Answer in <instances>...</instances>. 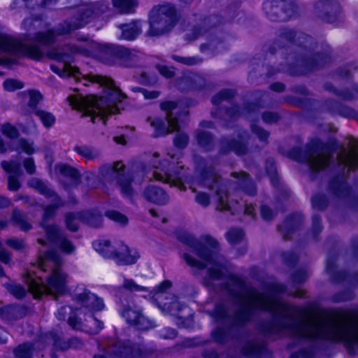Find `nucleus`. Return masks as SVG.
<instances>
[{
	"instance_id": "1",
	"label": "nucleus",
	"mask_w": 358,
	"mask_h": 358,
	"mask_svg": "<svg viewBox=\"0 0 358 358\" xmlns=\"http://www.w3.org/2000/svg\"><path fill=\"white\" fill-rule=\"evenodd\" d=\"M81 50L73 45H66L62 48L53 49L48 53V57L58 62L59 64L50 65L51 70L62 78L73 76L76 80L83 82L85 86L96 84L105 89V96L97 97L94 95L83 96L81 94L70 95L68 97L69 104L73 109L82 111L85 115L91 117L92 122L96 120H103L107 115L115 114L122 107L120 104L126 95L120 92L113 80L100 75H82L78 69L73 66V55L80 52Z\"/></svg>"
},
{
	"instance_id": "2",
	"label": "nucleus",
	"mask_w": 358,
	"mask_h": 358,
	"mask_svg": "<svg viewBox=\"0 0 358 358\" xmlns=\"http://www.w3.org/2000/svg\"><path fill=\"white\" fill-rule=\"evenodd\" d=\"M109 4L106 1H101L93 4L83 6L78 9L75 15L62 24L57 31L48 30L45 32H38L33 39L24 38L17 40L10 36L0 35V55L4 53L23 55L35 60H40L44 56V52L34 43L41 45H48L55 39L56 34H68L77 29L84 27L94 18L102 15L109 16ZM6 59L0 56V65L7 64ZM3 73L0 71V76Z\"/></svg>"
},
{
	"instance_id": "3",
	"label": "nucleus",
	"mask_w": 358,
	"mask_h": 358,
	"mask_svg": "<svg viewBox=\"0 0 358 358\" xmlns=\"http://www.w3.org/2000/svg\"><path fill=\"white\" fill-rule=\"evenodd\" d=\"M63 259L60 254L54 250L43 252L33 266H37V272L29 269L24 276L28 290L34 298L43 294L56 296L64 292L67 282L66 275L60 266Z\"/></svg>"
},
{
	"instance_id": "4",
	"label": "nucleus",
	"mask_w": 358,
	"mask_h": 358,
	"mask_svg": "<svg viewBox=\"0 0 358 358\" xmlns=\"http://www.w3.org/2000/svg\"><path fill=\"white\" fill-rule=\"evenodd\" d=\"M320 341L343 342L350 353H357L358 313L320 311Z\"/></svg>"
},
{
	"instance_id": "5",
	"label": "nucleus",
	"mask_w": 358,
	"mask_h": 358,
	"mask_svg": "<svg viewBox=\"0 0 358 358\" xmlns=\"http://www.w3.org/2000/svg\"><path fill=\"white\" fill-rule=\"evenodd\" d=\"M182 157L180 152L174 150L169 151L162 156L154 153L150 161L146 179H155L185 190V182H189V179L181 161Z\"/></svg>"
},
{
	"instance_id": "6",
	"label": "nucleus",
	"mask_w": 358,
	"mask_h": 358,
	"mask_svg": "<svg viewBox=\"0 0 358 358\" xmlns=\"http://www.w3.org/2000/svg\"><path fill=\"white\" fill-rule=\"evenodd\" d=\"M196 176L192 185L201 184L215 190L214 201L217 210L230 212L231 215L239 212L243 204L237 200H229L226 185L215 172L214 162L212 159H196Z\"/></svg>"
},
{
	"instance_id": "7",
	"label": "nucleus",
	"mask_w": 358,
	"mask_h": 358,
	"mask_svg": "<svg viewBox=\"0 0 358 358\" xmlns=\"http://www.w3.org/2000/svg\"><path fill=\"white\" fill-rule=\"evenodd\" d=\"M73 299L80 306L76 309L73 315H70L68 320L69 326L76 330L87 331L85 322H90L95 327H90V334H98L103 328V323L93 316V312L103 309L104 303L102 299L92 293L85 286H78L73 294Z\"/></svg>"
},
{
	"instance_id": "8",
	"label": "nucleus",
	"mask_w": 358,
	"mask_h": 358,
	"mask_svg": "<svg viewBox=\"0 0 358 358\" xmlns=\"http://www.w3.org/2000/svg\"><path fill=\"white\" fill-rule=\"evenodd\" d=\"M334 147L337 145H326L315 139L307 145L303 152L299 148L292 149L290 156L294 160L306 163L311 171L317 172L329 165Z\"/></svg>"
},
{
	"instance_id": "9",
	"label": "nucleus",
	"mask_w": 358,
	"mask_h": 358,
	"mask_svg": "<svg viewBox=\"0 0 358 358\" xmlns=\"http://www.w3.org/2000/svg\"><path fill=\"white\" fill-rule=\"evenodd\" d=\"M281 40L292 42L294 38H297V43L303 52V57L301 59L302 65H304L308 71H312L322 66L327 60V57L322 54H313V40L303 33H296L292 29H284L280 33Z\"/></svg>"
},
{
	"instance_id": "10",
	"label": "nucleus",
	"mask_w": 358,
	"mask_h": 358,
	"mask_svg": "<svg viewBox=\"0 0 358 358\" xmlns=\"http://www.w3.org/2000/svg\"><path fill=\"white\" fill-rule=\"evenodd\" d=\"M177 15L175 7L170 3L155 6L149 13L148 34L158 36L169 32L176 25Z\"/></svg>"
},
{
	"instance_id": "11",
	"label": "nucleus",
	"mask_w": 358,
	"mask_h": 358,
	"mask_svg": "<svg viewBox=\"0 0 358 358\" xmlns=\"http://www.w3.org/2000/svg\"><path fill=\"white\" fill-rule=\"evenodd\" d=\"M93 247L104 258L113 259L119 265L134 264L140 257L136 249L122 242L112 245L108 240L96 241L93 243Z\"/></svg>"
},
{
	"instance_id": "12",
	"label": "nucleus",
	"mask_w": 358,
	"mask_h": 358,
	"mask_svg": "<svg viewBox=\"0 0 358 358\" xmlns=\"http://www.w3.org/2000/svg\"><path fill=\"white\" fill-rule=\"evenodd\" d=\"M104 170L107 173L114 175L117 186L124 197L131 199L134 196L136 193L134 185L136 182L139 184L141 182V180H137V178L140 175L139 173H124V165L122 162H116L113 165H107L103 167V171Z\"/></svg>"
},
{
	"instance_id": "13",
	"label": "nucleus",
	"mask_w": 358,
	"mask_h": 358,
	"mask_svg": "<svg viewBox=\"0 0 358 358\" xmlns=\"http://www.w3.org/2000/svg\"><path fill=\"white\" fill-rule=\"evenodd\" d=\"M177 104L174 101L162 103L161 108L166 111V121L162 118H149L150 124L155 129V136H163L177 131L179 129L178 120L173 117L172 110L176 109Z\"/></svg>"
},
{
	"instance_id": "14",
	"label": "nucleus",
	"mask_w": 358,
	"mask_h": 358,
	"mask_svg": "<svg viewBox=\"0 0 358 358\" xmlns=\"http://www.w3.org/2000/svg\"><path fill=\"white\" fill-rule=\"evenodd\" d=\"M263 8L272 21H286L295 13V5L292 0H266Z\"/></svg>"
},
{
	"instance_id": "15",
	"label": "nucleus",
	"mask_w": 358,
	"mask_h": 358,
	"mask_svg": "<svg viewBox=\"0 0 358 358\" xmlns=\"http://www.w3.org/2000/svg\"><path fill=\"white\" fill-rule=\"evenodd\" d=\"M28 185L38 191L40 194L44 195L47 198H52L53 204L47 206L45 208L41 226L45 231V227L50 225H46L45 222L50 218L53 217L55 210L59 207L63 206V202L57 194L50 189L48 185L38 178H33L28 182Z\"/></svg>"
},
{
	"instance_id": "16",
	"label": "nucleus",
	"mask_w": 358,
	"mask_h": 358,
	"mask_svg": "<svg viewBox=\"0 0 358 358\" xmlns=\"http://www.w3.org/2000/svg\"><path fill=\"white\" fill-rule=\"evenodd\" d=\"M106 352L114 358H140L147 356L146 351L141 345L130 341L114 342L107 347Z\"/></svg>"
},
{
	"instance_id": "17",
	"label": "nucleus",
	"mask_w": 358,
	"mask_h": 358,
	"mask_svg": "<svg viewBox=\"0 0 358 358\" xmlns=\"http://www.w3.org/2000/svg\"><path fill=\"white\" fill-rule=\"evenodd\" d=\"M45 234L48 243L62 253L71 255L75 252L76 245L58 226L46 227Z\"/></svg>"
},
{
	"instance_id": "18",
	"label": "nucleus",
	"mask_w": 358,
	"mask_h": 358,
	"mask_svg": "<svg viewBox=\"0 0 358 358\" xmlns=\"http://www.w3.org/2000/svg\"><path fill=\"white\" fill-rule=\"evenodd\" d=\"M350 150H347L343 146L336 157L338 166H342L343 177L349 173L351 169L358 167V141L352 140L349 143Z\"/></svg>"
},
{
	"instance_id": "19",
	"label": "nucleus",
	"mask_w": 358,
	"mask_h": 358,
	"mask_svg": "<svg viewBox=\"0 0 358 358\" xmlns=\"http://www.w3.org/2000/svg\"><path fill=\"white\" fill-rule=\"evenodd\" d=\"M121 315L130 325L134 326L140 330H147L152 327V322L142 313V308L136 305H130L124 307Z\"/></svg>"
},
{
	"instance_id": "20",
	"label": "nucleus",
	"mask_w": 358,
	"mask_h": 358,
	"mask_svg": "<svg viewBox=\"0 0 358 358\" xmlns=\"http://www.w3.org/2000/svg\"><path fill=\"white\" fill-rule=\"evenodd\" d=\"M314 13L328 22H333L341 11L340 5L336 1L320 0L314 6Z\"/></svg>"
},
{
	"instance_id": "21",
	"label": "nucleus",
	"mask_w": 358,
	"mask_h": 358,
	"mask_svg": "<svg viewBox=\"0 0 358 358\" xmlns=\"http://www.w3.org/2000/svg\"><path fill=\"white\" fill-rule=\"evenodd\" d=\"M248 137V135L245 131H243L237 135V139L229 141V139L223 138L220 142V152L225 154L229 151H233L237 155H245L248 151L245 144Z\"/></svg>"
},
{
	"instance_id": "22",
	"label": "nucleus",
	"mask_w": 358,
	"mask_h": 358,
	"mask_svg": "<svg viewBox=\"0 0 358 358\" xmlns=\"http://www.w3.org/2000/svg\"><path fill=\"white\" fill-rule=\"evenodd\" d=\"M231 176L233 180L229 184L231 189L241 190L249 196L256 194V187L245 172H233Z\"/></svg>"
},
{
	"instance_id": "23",
	"label": "nucleus",
	"mask_w": 358,
	"mask_h": 358,
	"mask_svg": "<svg viewBox=\"0 0 358 358\" xmlns=\"http://www.w3.org/2000/svg\"><path fill=\"white\" fill-rule=\"evenodd\" d=\"M143 197L148 202L156 205H166L169 201V196L160 187L148 185L143 191Z\"/></svg>"
},
{
	"instance_id": "24",
	"label": "nucleus",
	"mask_w": 358,
	"mask_h": 358,
	"mask_svg": "<svg viewBox=\"0 0 358 358\" xmlns=\"http://www.w3.org/2000/svg\"><path fill=\"white\" fill-rule=\"evenodd\" d=\"M1 166L6 172L9 173L8 178V187L10 191H17L20 187L18 178L22 175L20 164L17 162H1Z\"/></svg>"
},
{
	"instance_id": "25",
	"label": "nucleus",
	"mask_w": 358,
	"mask_h": 358,
	"mask_svg": "<svg viewBox=\"0 0 358 358\" xmlns=\"http://www.w3.org/2000/svg\"><path fill=\"white\" fill-rule=\"evenodd\" d=\"M115 55L122 59L127 66H134L141 57V53L135 50H129L123 46L117 47L115 50Z\"/></svg>"
},
{
	"instance_id": "26",
	"label": "nucleus",
	"mask_w": 358,
	"mask_h": 358,
	"mask_svg": "<svg viewBox=\"0 0 358 358\" xmlns=\"http://www.w3.org/2000/svg\"><path fill=\"white\" fill-rule=\"evenodd\" d=\"M118 28L122 30V34L120 38L127 41L135 39L142 31V27L139 21L120 24Z\"/></svg>"
},
{
	"instance_id": "27",
	"label": "nucleus",
	"mask_w": 358,
	"mask_h": 358,
	"mask_svg": "<svg viewBox=\"0 0 358 358\" xmlns=\"http://www.w3.org/2000/svg\"><path fill=\"white\" fill-rule=\"evenodd\" d=\"M303 222V217L300 213H296L288 217L280 226L278 230L285 239L289 238V233L298 228Z\"/></svg>"
},
{
	"instance_id": "28",
	"label": "nucleus",
	"mask_w": 358,
	"mask_h": 358,
	"mask_svg": "<svg viewBox=\"0 0 358 358\" xmlns=\"http://www.w3.org/2000/svg\"><path fill=\"white\" fill-rule=\"evenodd\" d=\"M243 352L249 357L261 358L262 355L266 352V349L264 343L252 341L245 345L243 348Z\"/></svg>"
},
{
	"instance_id": "29",
	"label": "nucleus",
	"mask_w": 358,
	"mask_h": 358,
	"mask_svg": "<svg viewBox=\"0 0 358 358\" xmlns=\"http://www.w3.org/2000/svg\"><path fill=\"white\" fill-rule=\"evenodd\" d=\"M24 310L17 305H8L0 308V317L6 320H13L22 317Z\"/></svg>"
},
{
	"instance_id": "30",
	"label": "nucleus",
	"mask_w": 358,
	"mask_h": 358,
	"mask_svg": "<svg viewBox=\"0 0 358 358\" xmlns=\"http://www.w3.org/2000/svg\"><path fill=\"white\" fill-rule=\"evenodd\" d=\"M53 345L57 350H66L69 348H80L83 343L78 338H72L68 341H63L58 336H53Z\"/></svg>"
},
{
	"instance_id": "31",
	"label": "nucleus",
	"mask_w": 358,
	"mask_h": 358,
	"mask_svg": "<svg viewBox=\"0 0 358 358\" xmlns=\"http://www.w3.org/2000/svg\"><path fill=\"white\" fill-rule=\"evenodd\" d=\"M113 8L119 13H128L134 11L137 6L135 0H112Z\"/></svg>"
},
{
	"instance_id": "32",
	"label": "nucleus",
	"mask_w": 358,
	"mask_h": 358,
	"mask_svg": "<svg viewBox=\"0 0 358 358\" xmlns=\"http://www.w3.org/2000/svg\"><path fill=\"white\" fill-rule=\"evenodd\" d=\"M73 150L78 155L88 160L96 159L100 155V152L97 148L87 145H76Z\"/></svg>"
},
{
	"instance_id": "33",
	"label": "nucleus",
	"mask_w": 358,
	"mask_h": 358,
	"mask_svg": "<svg viewBox=\"0 0 358 358\" xmlns=\"http://www.w3.org/2000/svg\"><path fill=\"white\" fill-rule=\"evenodd\" d=\"M34 113L38 117L43 125L47 129L52 127L56 122L55 115L45 110L36 108L35 110H34Z\"/></svg>"
},
{
	"instance_id": "34",
	"label": "nucleus",
	"mask_w": 358,
	"mask_h": 358,
	"mask_svg": "<svg viewBox=\"0 0 358 358\" xmlns=\"http://www.w3.org/2000/svg\"><path fill=\"white\" fill-rule=\"evenodd\" d=\"M82 221L92 227H99L101 225L102 217L99 213L87 211L82 213Z\"/></svg>"
},
{
	"instance_id": "35",
	"label": "nucleus",
	"mask_w": 358,
	"mask_h": 358,
	"mask_svg": "<svg viewBox=\"0 0 358 358\" xmlns=\"http://www.w3.org/2000/svg\"><path fill=\"white\" fill-rule=\"evenodd\" d=\"M165 298L166 299H170V301L165 302L164 306L167 308L172 314H177L185 308V305L181 303L176 296L169 294V297L166 296Z\"/></svg>"
},
{
	"instance_id": "36",
	"label": "nucleus",
	"mask_w": 358,
	"mask_h": 358,
	"mask_svg": "<svg viewBox=\"0 0 358 358\" xmlns=\"http://www.w3.org/2000/svg\"><path fill=\"white\" fill-rule=\"evenodd\" d=\"M198 143L206 150H210L213 148V138L210 133L200 131L196 134Z\"/></svg>"
},
{
	"instance_id": "37",
	"label": "nucleus",
	"mask_w": 358,
	"mask_h": 358,
	"mask_svg": "<svg viewBox=\"0 0 358 358\" xmlns=\"http://www.w3.org/2000/svg\"><path fill=\"white\" fill-rule=\"evenodd\" d=\"M12 220L23 231H27L31 227V224L27 222L26 216L18 210H13Z\"/></svg>"
},
{
	"instance_id": "38",
	"label": "nucleus",
	"mask_w": 358,
	"mask_h": 358,
	"mask_svg": "<svg viewBox=\"0 0 358 358\" xmlns=\"http://www.w3.org/2000/svg\"><path fill=\"white\" fill-rule=\"evenodd\" d=\"M33 346L28 343L20 345L14 350V358H32Z\"/></svg>"
},
{
	"instance_id": "39",
	"label": "nucleus",
	"mask_w": 358,
	"mask_h": 358,
	"mask_svg": "<svg viewBox=\"0 0 358 358\" xmlns=\"http://www.w3.org/2000/svg\"><path fill=\"white\" fill-rule=\"evenodd\" d=\"M55 170L63 176L70 177L73 179H78L80 176V173L78 170L66 164H57L55 167Z\"/></svg>"
},
{
	"instance_id": "40",
	"label": "nucleus",
	"mask_w": 358,
	"mask_h": 358,
	"mask_svg": "<svg viewBox=\"0 0 358 358\" xmlns=\"http://www.w3.org/2000/svg\"><path fill=\"white\" fill-rule=\"evenodd\" d=\"M225 236L231 245H236L243 239L244 234L240 229H231L226 234Z\"/></svg>"
},
{
	"instance_id": "41",
	"label": "nucleus",
	"mask_w": 358,
	"mask_h": 358,
	"mask_svg": "<svg viewBox=\"0 0 358 358\" xmlns=\"http://www.w3.org/2000/svg\"><path fill=\"white\" fill-rule=\"evenodd\" d=\"M82 213L77 214L69 213L66 216V227L72 231H76L78 228V221L82 220Z\"/></svg>"
},
{
	"instance_id": "42",
	"label": "nucleus",
	"mask_w": 358,
	"mask_h": 358,
	"mask_svg": "<svg viewBox=\"0 0 358 358\" xmlns=\"http://www.w3.org/2000/svg\"><path fill=\"white\" fill-rule=\"evenodd\" d=\"M266 171L270 177L272 185L273 186H277L278 184V178L276 173V168L273 159H268L266 162Z\"/></svg>"
},
{
	"instance_id": "43",
	"label": "nucleus",
	"mask_w": 358,
	"mask_h": 358,
	"mask_svg": "<svg viewBox=\"0 0 358 358\" xmlns=\"http://www.w3.org/2000/svg\"><path fill=\"white\" fill-rule=\"evenodd\" d=\"M3 87L6 91L14 92L22 89L24 83L18 79L8 78L3 82Z\"/></svg>"
},
{
	"instance_id": "44",
	"label": "nucleus",
	"mask_w": 358,
	"mask_h": 358,
	"mask_svg": "<svg viewBox=\"0 0 358 358\" xmlns=\"http://www.w3.org/2000/svg\"><path fill=\"white\" fill-rule=\"evenodd\" d=\"M0 131L8 138H16L19 136L18 129L11 124L6 123L0 125Z\"/></svg>"
},
{
	"instance_id": "45",
	"label": "nucleus",
	"mask_w": 358,
	"mask_h": 358,
	"mask_svg": "<svg viewBox=\"0 0 358 358\" xmlns=\"http://www.w3.org/2000/svg\"><path fill=\"white\" fill-rule=\"evenodd\" d=\"M122 287L129 292H148V288L136 284L134 280L124 278Z\"/></svg>"
},
{
	"instance_id": "46",
	"label": "nucleus",
	"mask_w": 358,
	"mask_h": 358,
	"mask_svg": "<svg viewBox=\"0 0 358 358\" xmlns=\"http://www.w3.org/2000/svg\"><path fill=\"white\" fill-rule=\"evenodd\" d=\"M6 289L8 292L16 299H22L27 292L26 289L22 285L15 283L6 285Z\"/></svg>"
},
{
	"instance_id": "47",
	"label": "nucleus",
	"mask_w": 358,
	"mask_h": 358,
	"mask_svg": "<svg viewBox=\"0 0 358 358\" xmlns=\"http://www.w3.org/2000/svg\"><path fill=\"white\" fill-rule=\"evenodd\" d=\"M234 91L232 90H224L216 94L212 99V103L214 105H218L224 100H228L234 96Z\"/></svg>"
},
{
	"instance_id": "48",
	"label": "nucleus",
	"mask_w": 358,
	"mask_h": 358,
	"mask_svg": "<svg viewBox=\"0 0 358 358\" xmlns=\"http://www.w3.org/2000/svg\"><path fill=\"white\" fill-rule=\"evenodd\" d=\"M173 59L185 65L192 66L200 64L202 61L199 57H180L173 55Z\"/></svg>"
},
{
	"instance_id": "49",
	"label": "nucleus",
	"mask_w": 358,
	"mask_h": 358,
	"mask_svg": "<svg viewBox=\"0 0 358 358\" xmlns=\"http://www.w3.org/2000/svg\"><path fill=\"white\" fill-rule=\"evenodd\" d=\"M106 216L108 217L110 220H112L122 225L126 224L128 222L126 216L115 210L106 211Z\"/></svg>"
},
{
	"instance_id": "50",
	"label": "nucleus",
	"mask_w": 358,
	"mask_h": 358,
	"mask_svg": "<svg viewBox=\"0 0 358 358\" xmlns=\"http://www.w3.org/2000/svg\"><path fill=\"white\" fill-rule=\"evenodd\" d=\"M24 94H27L29 96V102L28 105L30 108H34L35 110L36 108V105L42 99L41 94L35 90H29L27 92L24 93Z\"/></svg>"
},
{
	"instance_id": "51",
	"label": "nucleus",
	"mask_w": 358,
	"mask_h": 358,
	"mask_svg": "<svg viewBox=\"0 0 358 358\" xmlns=\"http://www.w3.org/2000/svg\"><path fill=\"white\" fill-rule=\"evenodd\" d=\"M133 91L141 93L145 99H155L159 97L160 92L156 90H148L141 87H134Z\"/></svg>"
},
{
	"instance_id": "52",
	"label": "nucleus",
	"mask_w": 358,
	"mask_h": 358,
	"mask_svg": "<svg viewBox=\"0 0 358 358\" xmlns=\"http://www.w3.org/2000/svg\"><path fill=\"white\" fill-rule=\"evenodd\" d=\"M17 145L18 148L17 150H20L27 155H31L35 152L34 143L32 142H29L25 139H20L18 141Z\"/></svg>"
},
{
	"instance_id": "53",
	"label": "nucleus",
	"mask_w": 358,
	"mask_h": 358,
	"mask_svg": "<svg viewBox=\"0 0 358 358\" xmlns=\"http://www.w3.org/2000/svg\"><path fill=\"white\" fill-rule=\"evenodd\" d=\"M203 81L202 78L198 76H194L193 77H191V78H183L182 80H181V83L180 84V85H181L182 84H189L187 87V89H197L199 87L197 86V83H201ZM180 88H181L182 90H184L185 88H183L182 86H180Z\"/></svg>"
},
{
	"instance_id": "54",
	"label": "nucleus",
	"mask_w": 358,
	"mask_h": 358,
	"mask_svg": "<svg viewBox=\"0 0 358 358\" xmlns=\"http://www.w3.org/2000/svg\"><path fill=\"white\" fill-rule=\"evenodd\" d=\"M261 216L266 221L271 220L276 215L277 213L267 205H262L260 208Z\"/></svg>"
},
{
	"instance_id": "55",
	"label": "nucleus",
	"mask_w": 358,
	"mask_h": 358,
	"mask_svg": "<svg viewBox=\"0 0 358 358\" xmlns=\"http://www.w3.org/2000/svg\"><path fill=\"white\" fill-rule=\"evenodd\" d=\"M339 95L345 100L350 101L356 99L358 95V85H355L351 90L341 92Z\"/></svg>"
},
{
	"instance_id": "56",
	"label": "nucleus",
	"mask_w": 358,
	"mask_h": 358,
	"mask_svg": "<svg viewBox=\"0 0 358 358\" xmlns=\"http://www.w3.org/2000/svg\"><path fill=\"white\" fill-rule=\"evenodd\" d=\"M251 129H252V131L255 134L257 135V136L259 138V139L262 142V143H266V141H267V138L268 137V133L264 130L263 129H262L261 127L255 125V124H252L251 125Z\"/></svg>"
},
{
	"instance_id": "57",
	"label": "nucleus",
	"mask_w": 358,
	"mask_h": 358,
	"mask_svg": "<svg viewBox=\"0 0 358 358\" xmlns=\"http://www.w3.org/2000/svg\"><path fill=\"white\" fill-rule=\"evenodd\" d=\"M171 286V282L169 280H164L155 287V296L157 299H159V295L166 293V291Z\"/></svg>"
},
{
	"instance_id": "58",
	"label": "nucleus",
	"mask_w": 358,
	"mask_h": 358,
	"mask_svg": "<svg viewBox=\"0 0 358 358\" xmlns=\"http://www.w3.org/2000/svg\"><path fill=\"white\" fill-rule=\"evenodd\" d=\"M312 204L314 208L322 210L327 206V199L324 196L315 195L312 198Z\"/></svg>"
},
{
	"instance_id": "59",
	"label": "nucleus",
	"mask_w": 358,
	"mask_h": 358,
	"mask_svg": "<svg viewBox=\"0 0 358 358\" xmlns=\"http://www.w3.org/2000/svg\"><path fill=\"white\" fill-rule=\"evenodd\" d=\"M212 336L213 339L220 343H224L227 340V334L224 329L222 328H217L212 331Z\"/></svg>"
},
{
	"instance_id": "60",
	"label": "nucleus",
	"mask_w": 358,
	"mask_h": 358,
	"mask_svg": "<svg viewBox=\"0 0 358 358\" xmlns=\"http://www.w3.org/2000/svg\"><path fill=\"white\" fill-rule=\"evenodd\" d=\"M188 136L185 134H178L174 138V145L179 148H184L188 143Z\"/></svg>"
},
{
	"instance_id": "61",
	"label": "nucleus",
	"mask_w": 358,
	"mask_h": 358,
	"mask_svg": "<svg viewBox=\"0 0 358 358\" xmlns=\"http://www.w3.org/2000/svg\"><path fill=\"white\" fill-rule=\"evenodd\" d=\"M195 201L199 205L206 208L210 204V196L205 192H198L196 194Z\"/></svg>"
},
{
	"instance_id": "62",
	"label": "nucleus",
	"mask_w": 358,
	"mask_h": 358,
	"mask_svg": "<svg viewBox=\"0 0 358 358\" xmlns=\"http://www.w3.org/2000/svg\"><path fill=\"white\" fill-rule=\"evenodd\" d=\"M72 313L71 307L66 305H62L58 308L56 317L59 320H64L67 315Z\"/></svg>"
},
{
	"instance_id": "63",
	"label": "nucleus",
	"mask_w": 358,
	"mask_h": 358,
	"mask_svg": "<svg viewBox=\"0 0 358 358\" xmlns=\"http://www.w3.org/2000/svg\"><path fill=\"white\" fill-rule=\"evenodd\" d=\"M227 310L224 305H217L213 312V316L217 320H222L227 317Z\"/></svg>"
},
{
	"instance_id": "64",
	"label": "nucleus",
	"mask_w": 358,
	"mask_h": 358,
	"mask_svg": "<svg viewBox=\"0 0 358 358\" xmlns=\"http://www.w3.org/2000/svg\"><path fill=\"white\" fill-rule=\"evenodd\" d=\"M6 244L10 248L17 250H22L25 247L24 241L18 238L8 239L6 241Z\"/></svg>"
}]
</instances>
